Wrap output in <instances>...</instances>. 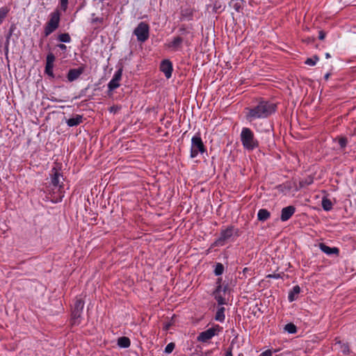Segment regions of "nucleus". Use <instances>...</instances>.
Segmentation results:
<instances>
[{"label": "nucleus", "instance_id": "nucleus-26", "mask_svg": "<svg viewBox=\"0 0 356 356\" xmlns=\"http://www.w3.org/2000/svg\"><path fill=\"white\" fill-rule=\"evenodd\" d=\"M10 9L6 6L0 8V25L3 23Z\"/></svg>", "mask_w": 356, "mask_h": 356}, {"label": "nucleus", "instance_id": "nucleus-15", "mask_svg": "<svg viewBox=\"0 0 356 356\" xmlns=\"http://www.w3.org/2000/svg\"><path fill=\"white\" fill-rule=\"evenodd\" d=\"M184 40L179 36L175 37L171 42L168 44V47L174 51L178 50L183 42Z\"/></svg>", "mask_w": 356, "mask_h": 356}, {"label": "nucleus", "instance_id": "nucleus-35", "mask_svg": "<svg viewBox=\"0 0 356 356\" xmlns=\"http://www.w3.org/2000/svg\"><path fill=\"white\" fill-rule=\"evenodd\" d=\"M55 56L52 53H49L47 56L46 63L54 64Z\"/></svg>", "mask_w": 356, "mask_h": 356}, {"label": "nucleus", "instance_id": "nucleus-3", "mask_svg": "<svg viewBox=\"0 0 356 356\" xmlns=\"http://www.w3.org/2000/svg\"><path fill=\"white\" fill-rule=\"evenodd\" d=\"M60 19V13L58 10L54 11L49 15V19L47 22L44 29V35L45 37L49 35L58 28Z\"/></svg>", "mask_w": 356, "mask_h": 356}, {"label": "nucleus", "instance_id": "nucleus-27", "mask_svg": "<svg viewBox=\"0 0 356 356\" xmlns=\"http://www.w3.org/2000/svg\"><path fill=\"white\" fill-rule=\"evenodd\" d=\"M284 330L289 334H294L297 332V328L293 323H290L285 325Z\"/></svg>", "mask_w": 356, "mask_h": 356}, {"label": "nucleus", "instance_id": "nucleus-44", "mask_svg": "<svg viewBox=\"0 0 356 356\" xmlns=\"http://www.w3.org/2000/svg\"><path fill=\"white\" fill-rule=\"evenodd\" d=\"M325 57H326V58H329L331 57V56H330V54L329 53H326L325 54Z\"/></svg>", "mask_w": 356, "mask_h": 356}, {"label": "nucleus", "instance_id": "nucleus-17", "mask_svg": "<svg viewBox=\"0 0 356 356\" xmlns=\"http://www.w3.org/2000/svg\"><path fill=\"white\" fill-rule=\"evenodd\" d=\"M221 291H222V286H218L216 289V291L214 292L215 299L218 302V305H222L226 304L225 299L221 295Z\"/></svg>", "mask_w": 356, "mask_h": 356}, {"label": "nucleus", "instance_id": "nucleus-23", "mask_svg": "<svg viewBox=\"0 0 356 356\" xmlns=\"http://www.w3.org/2000/svg\"><path fill=\"white\" fill-rule=\"evenodd\" d=\"M81 313H82V312H80V311L72 310V321L73 325L79 324Z\"/></svg>", "mask_w": 356, "mask_h": 356}, {"label": "nucleus", "instance_id": "nucleus-21", "mask_svg": "<svg viewBox=\"0 0 356 356\" xmlns=\"http://www.w3.org/2000/svg\"><path fill=\"white\" fill-rule=\"evenodd\" d=\"M57 40L60 42L70 43L72 41L71 37L69 33H60L58 35Z\"/></svg>", "mask_w": 356, "mask_h": 356}, {"label": "nucleus", "instance_id": "nucleus-1", "mask_svg": "<svg viewBox=\"0 0 356 356\" xmlns=\"http://www.w3.org/2000/svg\"><path fill=\"white\" fill-rule=\"evenodd\" d=\"M275 104L261 100L257 106L246 108V119L252 122L256 119L267 118L275 111Z\"/></svg>", "mask_w": 356, "mask_h": 356}, {"label": "nucleus", "instance_id": "nucleus-16", "mask_svg": "<svg viewBox=\"0 0 356 356\" xmlns=\"http://www.w3.org/2000/svg\"><path fill=\"white\" fill-rule=\"evenodd\" d=\"M83 122V116L76 115L74 117L66 120V123L69 127L77 126Z\"/></svg>", "mask_w": 356, "mask_h": 356}, {"label": "nucleus", "instance_id": "nucleus-33", "mask_svg": "<svg viewBox=\"0 0 356 356\" xmlns=\"http://www.w3.org/2000/svg\"><path fill=\"white\" fill-rule=\"evenodd\" d=\"M175 346V343H168L165 348V353L167 354L171 353L173 351Z\"/></svg>", "mask_w": 356, "mask_h": 356}, {"label": "nucleus", "instance_id": "nucleus-29", "mask_svg": "<svg viewBox=\"0 0 356 356\" xmlns=\"http://www.w3.org/2000/svg\"><path fill=\"white\" fill-rule=\"evenodd\" d=\"M318 60V58L316 56H314L312 58H308L305 61V63L309 66H314L316 64Z\"/></svg>", "mask_w": 356, "mask_h": 356}, {"label": "nucleus", "instance_id": "nucleus-18", "mask_svg": "<svg viewBox=\"0 0 356 356\" xmlns=\"http://www.w3.org/2000/svg\"><path fill=\"white\" fill-rule=\"evenodd\" d=\"M300 286L298 285L294 286L293 287L292 290L289 293V296H288L289 301L290 302L294 301L296 299L297 296L300 293Z\"/></svg>", "mask_w": 356, "mask_h": 356}, {"label": "nucleus", "instance_id": "nucleus-30", "mask_svg": "<svg viewBox=\"0 0 356 356\" xmlns=\"http://www.w3.org/2000/svg\"><path fill=\"white\" fill-rule=\"evenodd\" d=\"M119 81L113 78L108 84V89H115L119 87Z\"/></svg>", "mask_w": 356, "mask_h": 356}, {"label": "nucleus", "instance_id": "nucleus-25", "mask_svg": "<svg viewBox=\"0 0 356 356\" xmlns=\"http://www.w3.org/2000/svg\"><path fill=\"white\" fill-rule=\"evenodd\" d=\"M84 307V302L81 298H77L74 304L73 310L82 312Z\"/></svg>", "mask_w": 356, "mask_h": 356}, {"label": "nucleus", "instance_id": "nucleus-11", "mask_svg": "<svg viewBox=\"0 0 356 356\" xmlns=\"http://www.w3.org/2000/svg\"><path fill=\"white\" fill-rule=\"evenodd\" d=\"M160 69L161 71L164 73L166 78L169 79L171 77L172 72V64L170 60H163L161 63Z\"/></svg>", "mask_w": 356, "mask_h": 356}, {"label": "nucleus", "instance_id": "nucleus-38", "mask_svg": "<svg viewBox=\"0 0 356 356\" xmlns=\"http://www.w3.org/2000/svg\"><path fill=\"white\" fill-rule=\"evenodd\" d=\"M113 78H114L115 79H116V80L120 81V80L121 79V71L120 70L117 71L115 73V74H114Z\"/></svg>", "mask_w": 356, "mask_h": 356}, {"label": "nucleus", "instance_id": "nucleus-42", "mask_svg": "<svg viewBox=\"0 0 356 356\" xmlns=\"http://www.w3.org/2000/svg\"><path fill=\"white\" fill-rule=\"evenodd\" d=\"M119 108L118 106H111L110 108V111L111 113H116L118 111Z\"/></svg>", "mask_w": 356, "mask_h": 356}, {"label": "nucleus", "instance_id": "nucleus-10", "mask_svg": "<svg viewBox=\"0 0 356 356\" xmlns=\"http://www.w3.org/2000/svg\"><path fill=\"white\" fill-rule=\"evenodd\" d=\"M195 10L191 7H186L181 9L180 20L181 21H191L193 19Z\"/></svg>", "mask_w": 356, "mask_h": 356}, {"label": "nucleus", "instance_id": "nucleus-34", "mask_svg": "<svg viewBox=\"0 0 356 356\" xmlns=\"http://www.w3.org/2000/svg\"><path fill=\"white\" fill-rule=\"evenodd\" d=\"M179 32L180 33L181 35L188 34L189 31H188V26L184 24L181 25L179 29Z\"/></svg>", "mask_w": 356, "mask_h": 356}, {"label": "nucleus", "instance_id": "nucleus-12", "mask_svg": "<svg viewBox=\"0 0 356 356\" xmlns=\"http://www.w3.org/2000/svg\"><path fill=\"white\" fill-rule=\"evenodd\" d=\"M84 72V67H80L79 68L71 69L67 73V78L69 81H74L76 80L81 74Z\"/></svg>", "mask_w": 356, "mask_h": 356}, {"label": "nucleus", "instance_id": "nucleus-7", "mask_svg": "<svg viewBox=\"0 0 356 356\" xmlns=\"http://www.w3.org/2000/svg\"><path fill=\"white\" fill-rule=\"evenodd\" d=\"M217 330L218 327L209 328L201 332L197 337V340L202 342H206L216 334Z\"/></svg>", "mask_w": 356, "mask_h": 356}, {"label": "nucleus", "instance_id": "nucleus-36", "mask_svg": "<svg viewBox=\"0 0 356 356\" xmlns=\"http://www.w3.org/2000/svg\"><path fill=\"white\" fill-rule=\"evenodd\" d=\"M60 8L63 11H65L67 8L68 0H60Z\"/></svg>", "mask_w": 356, "mask_h": 356}, {"label": "nucleus", "instance_id": "nucleus-2", "mask_svg": "<svg viewBox=\"0 0 356 356\" xmlns=\"http://www.w3.org/2000/svg\"><path fill=\"white\" fill-rule=\"evenodd\" d=\"M240 138L243 148L248 151H252L259 147V141L250 128L243 127L242 129Z\"/></svg>", "mask_w": 356, "mask_h": 356}, {"label": "nucleus", "instance_id": "nucleus-14", "mask_svg": "<svg viewBox=\"0 0 356 356\" xmlns=\"http://www.w3.org/2000/svg\"><path fill=\"white\" fill-rule=\"evenodd\" d=\"M319 248L323 252H324L325 254H326L327 255H332V254L338 255L339 252V250L338 248H336V247L330 248L323 243H321L319 244Z\"/></svg>", "mask_w": 356, "mask_h": 356}, {"label": "nucleus", "instance_id": "nucleus-13", "mask_svg": "<svg viewBox=\"0 0 356 356\" xmlns=\"http://www.w3.org/2000/svg\"><path fill=\"white\" fill-rule=\"evenodd\" d=\"M296 208L293 206H288L282 209L281 220L282 221L288 220L295 213Z\"/></svg>", "mask_w": 356, "mask_h": 356}, {"label": "nucleus", "instance_id": "nucleus-5", "mask_svg": "<svg viewBox=\"0 0 356 356\" xmlns=\"http://www.w3.org/2000/svg\"><path fill=\"white\" fill-rule=\"evenodd\" d=\"M206 151L200 134L195 135L191 139V157H196L199 153H204Z\"/></svg>", "mask_w": 356, "mask_h": 356}, {"label": "nucleus", "instance_id": "nucleus-9", "mask_svg": "<svg viewBox=\"0 0 356 356\" xmlns=\"http://www.w3.org/2000/svg\"><path fill=\"white\" fill-rule=\"evenodd\" d=\"M334 348L337 350L342 356H352V351L347 343L341 341L337 342L334 344Z\"/></svg>", "mask_w": 356, "mask_h": 356}, {"label": "nucleus", "instance_id": "nucleus-40", "mask_svg": "<svg viewBox=\"0 0 356 356\" xmlns=\"http://www.w3.org/2000/svg\"><path fill=\"white\" fill-rule=\"evenodd\" d=\"M57 47H58L60 49H61V50H63V51H66V49H67V47H66V45H65V44H58V45H57Z\"/></svg>", "mask_w": 356, "mask_h": 356}, {"label": "nucleus", "instance_id": "nucleus-8", "mask_svg": "<svg viewBox=\"0 0 356 356\" xmlns=\"http://www.w3.org/2000/svg\"><path fill=\"white\" fill-rule=\"evenodd\" d=\"M63 178L62 175L56 168H54L51 170V184L53 186L60 188L62 187L61 184L63 183Z\"/></svg>", "mask_w": 356, "mask_h": 356}, {"label": "nucleus", "instance_id": "nucleus-28", "mask_svg": "<svg viewBox=\"0 0 356 356\" xmlns=\"http://www.w3.org/2000/svg\"><path fill=\"white\" fill-rule=\"evenodd\" d=\"M223 271H224L223 265L220 263H218L216 265L215 270H214L215 275L217 276L220 275L223 273Z\"/></svg>", "mask_w": 356, "mask_h": 356}, {"label": "nucleus", "instance_id": "nucleus-43", "mask_svg": "<svg viewBox=\"0 0 356 356\" xmlns=\"http://www.w3.org/2000/svg\"><path fill=\"white\" fill-rule=\"evenodd\" d=\"M325 33H324V32H323V31H320V32H319L318 38H319L320 40H323V39L325 38Z\"/></svg>", "mask_w": 356, "mask_h": 356}, {"label": "nucleus", "instance_id": "nucleus-37", "mask_svg": "<svg viewBox=\"0 0 356 356\" xmlns=\"http://www.w3.org/2000/svg\"><path fill=\"white\" fill-rule=\"evenodd\" d=\"M272 351L270 350H266L261 353L259 356H272Z\"/></svg>", "mask_w": 356, "mask_h": 356}, {"label": "nucleus", "instance_id": "nucleus-6", "mask_svg": "<svg viewBox=\"0 0 356 356\" xmlns=\"http://www.w3.org/2000/svg\"><path fill=\"white\" fill-rule=\"evenodd\" d=\"M149 27L145 22H140L134 31V34L136 36L137 40L140 42H145L149 38Z\"/></svg>", "mask_w": 356, "mask_h": 356}, {"label": "nucleus", "instance_id": "nucleus-45", "mask_svg": "<svg viewBox=\"0 0 356 356\" xmlns=\"http://www.w3.org/2000/svg\"><path fill=\"white\" fill-rule=\"evenodd\" d=\"M329 76H330V74H329L328 73H327V74H326L324 76L325 79V80H327V79H328Z\"/></svg>", "mask_w": 356, "mask_h": 356}, {"label": "nucleus", "instance_id": "nucleus-39", "mask_svg": "<svg viewBox=\"0 0 356 356\" xmlns=\"http://www.w3.org/2000/svg\"><path fill=\"white\" fill-rule=\"evenodd\" d=\"M232 346L229 347V348L227 350L225 356H233L232 353ZM238 356H243V355H238Z\"/></svg>", "mask_w": 356, "mask_h": 356}, {"label": "nucleus", "instance_id": "nucleus-22", "mask_svg": "<svg viewBox=\"0 0 356 356\" xmlns=\"http://www.w3.org/2000/svg\"><path fill=\"white\" fill-rule=\"evenodd\" d=\"M225 308L223 307H219L216 312L215 319L220 322H223L225 320Z\"/></svg>", "mask_w": 356, "mask_h": 356}, {"label": "nucleus", "instance_id": "nucleus-32", "mask_svg": "<svg viewBox=\"0 0 356 356\" xmlns=\"http://www.w3.org/2000/svg\"><path fill=\"white\" fill-rule=\"evenodd\" d=\"M53 68L54 64L46 63L45 72L49 76H53Z\"/></svg>", "mask_w": 356, "mask_h": 356}, {"label": "nucleus", "instance_id": "nucleus-41", "mask_svg": "<svg viewBox=\"0 0 356 356\" xmlns=\"http://www.w3.org/2000/svg\"><path fill=\"white\" fill-rule=\"evenodd\" d=\"M102 22H103L102 18L96 17V18L92 19L93 23H98V22L102 23Z\"/></svg>", "mask_w": 356, "mask_h": 356}, {"label": "nucleus", "instance_id": "nucleus-24", "mask_svg": "<svg viewBox=\"0 0 356 356\" xmlns=\"http://www.w3.org/2000/svg\"><path fill=\"white\" fill-rule=\"evenodd\" d=\"M322 207L326 211H330L332 209V203L331 200L325 197L323 198Z\"/></svg>", "mask_w": 356, "mask_h": 356}, {"label": "nucleus", "instance_id": "nucleus-4", "mask_svg": "<svg viewBox=\"0 0 356 356\" xmlns=\"http://www.w3.org/2000/svg\"><path fill=\"white\" fill-rule=\"evenodd\" d=\"M237 229H234V227H229L225 229H222L218 238L213 243V246L224 245L234 234L237 235Z\"/></svg>", "mask_w": 356, "mask_h": 356}, {"label": "nucleus", "instance_id": "nucleus-19", "mask_svg": "<svg viewBox=\"0 0 356 356\" xmlns=\"http://www.w3.org/2000/svg\"><path fill=\"white\" fill-rule=\"evenodd\" d=\"M269 217H270V212L268 210H266L265 209H261L259 210L258 213H257V218L259 220L265 221L267 219H268Z\"/></svg>", "mask_w": 356, "mask_h": 356}, {"label": "nucleus", "instance_id": "nucleus-20", "mask_svg": "<svg viewBox=\"0 0 356 356\" xmlns=\"http://www.w3.org/2000/svg\"><path fill=\"white\" fill-rule=\"evenodd\" d=\"M130 344H131V341L128 337H122L118 339V345L120 348H128L130 346Z\"/></svg>", "mask_w": 356, "mask_h": 356}, {"label": "nucleus", "instance_id": "nucleus-31", "mask_svg": "<svg viewBox=\"0 0 356 356\" xmlns=\"http://www.w3.org/2000/svg\"><path fill=\"white\" fill-rule=\"evenodd\" d=\"M338 144L340 147V149H343L347 144H348V140L345 137H341L337 140Z\"/></svg>", "mask_w": 356, "mask_h": 356}]
</instances>
